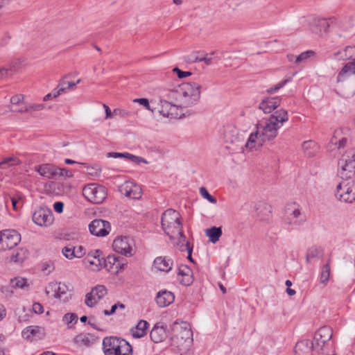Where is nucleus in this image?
I'll use <instances>...</instances> for the list:
<instances>
[{
	"mask_svg": "<svg viewBox=\"0 0 355 355\" xmlns=\"http://www.w3.org/2000/svg\"><path fill=\"white\" fill-rule=\"evenodd\" d=\"M200 89L201 86L196 83H184L168 91L160 98V113L173 116V110L178 107H188L196 105L200 98Z\"/></svg>",
	"mask_w": 355,
	"mask_h": 355,
	"instance_id": "nucleus-1",
	"label": "nucleus"
},
{
	"mask_svg": "<svg viewBox=\"0 0 355 355\" xmlns=\"http://www.w3.org/2000/svg\"><path fill=\"white\" fill-rule=\"evenodd\" d=\"M342 131L336 130L327 145L329 150L338 149L342 154L338 162V175L343 180L350 179L355 174V149L349 148L342 153L348 146V139L340 137Z\"/></svg>",
	"mask_w": 355,
	"mask_h": 355,
	"instance_id": "nucleus-2",
	"label": "nucleus"
},
{
	"mask_svg": "<svg viewBox=\"0 0 355 355\" xmlns=\"http://www.w3.org/2000/svg\"><path fill=\"white\" fill-rule=\"evenodd\" d=\"M288 120V112L284 109L274 112L265 122L257 124V130L260 132L259 141H270L277 137L278 130Z\"/></svg>",
	"mask_w": 355,
	"mask_h": 355,
	"instance_id": "nucleus-3",
	"label": "nucleus"
},
{
	"mask_svg": "<svg viewBox=\"0 0 355 355\" xmlns=\"http://www.w3.org/2000/svg\"><path fill=\"white\" fill-rule=\"evenodd\" d=\"M180 218L181 216L179 212L173 209H168L162 214V227L165 234L171 239L178 235L184 241L186 237L182 230Z\"/></svg>",
	"mask_w": 355,
	"mask_h": 355,
	"instance_id": "nucleus-4",
	"label": "nucleus"
},
{
	"mask_svg": "<svg viewBox=\"0 0 355 355\" xmlns=\"http://www.w3.org/2000/svg\"><path fill=\"white\" fill-rule=\"evenodd\" d=\"M105 355H132V348L125 339L116 336L105 337L103 340Z\"/></svg>",
	"mask_w": 355,
	"mask_h": 355,
	"instance_id": "nucleus-5",
	"label": "nucleus"
},
{
	"mask_svg": "<svg viewBox=\"0 0 355 355\" xmlns=\"http://www.w3.org/2000/svg\"><path fill=\"white\" fill-rule=\"evenodd\" d=\"M334 58L343 60H352L346 63L337 76V82L343 81L347 76L355 74V46H346L343 51L334 54Z\"/></svg>",
	"mask_w": 355,
	"mask_h": 355,
	"instance_id": "nucleus-6",
	"label": "nucleus"
},
{
	"mask_svg": "<svg viewBox=\"0 0 355 355\" xmlns=\"http://www.w3.org/2000/svg\"><path fill=\"white\" fill-rule=\"evenodd\" d=\"M306 221L299 205L295 203L287 205L284 209V222L288 226H300Z\"/></svg>",
	"mask_w": 355,
	"mask_h": 355,
	"instance_id": "nucleus-7",
	"label": "nucleus"
},
{
	"mask_svg": "<svg viewBox=\"0 0 355 355\" xmlns=\"http://www.w3.org/2000/svg\"><path fill=\"white\" fill-rule=\"evenodd\" d=\"M335 196L340 202L352 203L355 201V182L345 180L336 187Z\"/></svg>",
	"mask_w": 355,
	"mask_h": 355,
	"instance_id": "nucleus-8",
	"label": "nucleus"
},
{
	"mask_svg": "<svg viewBox=\"0 0 355 355\" xmlns=\"http://www.w3.org/2000/svg\"><path fill=\"white\" fill-rule=\"evenodd\" d=\"M83 194L89 202L100 204L106 198L107 191L105 187L93 183L83 188Z\"/></svg>",
	"mask_w": 355,
	"mask_h": 355,
	"instance_id": "nucleus-9",
	"label": "nucleus"
},
{
	"mask_svg": "<svg viewBox=\"0 0 355 355\" xmlns=\"http://www.w3.org/2000/svg\"><path fill=\"white\" fill-rule=\"evenodd\" d=\"M333 336V330L330 327L324 326L320 327L313 337V345L316 347L317 351H322L325 353V345H329V340Z\"/></svg>",
	"mask_w": 355,
	"mask_h": 355,
	"instance_id": "nucleus-10",
	"label": "nucleus"
},
{
	"mask_svg": "<svg viewBox=\"0 0 355 355\" xmlns=\"http://www.w3.org/2000/svg\"><path fill=\"white\" fill-rule=\"evenodd\" d=\"M21 241L20 234L14 230H6L0 232V250L5 251L15 247Z\"/></svg>",
	"mask_w": 355,
	"mask_h": 355,
	"instance_id": "nucleus-11",
	"label": "nucleus"
},
{
	"mask_svg": "<svg viewBox=\"0 0 355 355\" xmlns=\"http://www.w3.org/2000/svg\"><path fill=\"white\" fill-rule=\"evenodd\" d=\"M127 263V260L125 258L114 254L108 255L103 259L104 267L107 271L114 274H117L124 270Z\"/></svg>",
	"mask_w": 355,
	"mask_h": 355,
	"instance_id": "nucleus-12",
	"label": "nucleus"
},
{
	"mask_svg": "<svg viewBox=\"0 0 355 355\" xmlns=\"http://www.w3.org/2000/svg\"><path fill=\"white\" fill-rule=\"evenodd\" d=\"M33 221L40 226H49L53 222V212L48 208L40 207L34 211Z\"/></svg>",
	"mask_w": 355,
	"mask_h": 355,
	"instance_id": "nucleus-13",
	"label": "nucleus"
},
{
	"mask_svg": "<svg viewBox=\"0 0 355 355\" xmlns=\"http://www.w3.org/2000/svg\"><path fill=\"white\" fill-rule=\"evenodd\" d=\"M90 233L96 236H105L111 231L110 223L105 220L95 219L89 225Z\"/></svg>",
	"mask_w": 355,
	"mask_h": 355,
	"instance_id": "nucleus-14",
	"label": "nucleus"
},
{
	"mask_svg": "<svg viewBox=\"0 0 355 355\" xmlns=\"http://www.w3.org/2000/svg\"><path fill=\"white\" fill-rule=\"evenodd\" d=\"M107 293V288L103 285H97L91 292L87 293L85 303L89 307H93Z\"/></svg>",
	"mask_w": 355,
	"mask_h": 355,
	"instance_id": "nucleus-15",
	"label": "nucleus"
},
{
	"mask_svg": "<svg viewBox=\"0 0 355 355\" xmlns=\"http://www.w3.org/2000/svg\"><path fill=\"white\" fill-rule=\"evenodd\" d=\"M114 250L125 256L132 255V240L127 236L116 238L112 243Z\"/></svg>",
	"mask_w": 355,
	"mask_h": 355,
	"instance_id": "nucleus-16",
	"label": "nucleus"
},
{
	"mask_svg": "<svg viewBox=\"0 0 355 355\" xmlns=\"http://www.w3.org/2000/svg\"><path fill=\"white\" fill-rule=\"evenodd\" d=\"M121 194L132 199H139L141 197V189L130 181H126L119 187Z\"/></svg>",
	"mask_w": 355,
	"mask_h": 355,
	"instance_id": "nucleus-17",
	"label": "nucleus"
},
{
	"mask_svg": "<svg viewBox=\"0 0 355 355\" xmlns=\"http://www.w3.org/2000/svg\"><path fill=\"white\" fill-rule=\"evenodd\" d=\"M307 22L310 30L318 35L327 33L329 27V23L326 19L311 17L308 18Z\"/></svg>",
	"mask_w": 355,
	"mask_h": 355,
	"instance_id": "nucleus-18",
	"label": "nucleus"
},
{
	"mask_svg": "<svg viewBox=\"0 0 355 355\" xmlns=\"http://www.w3.org/2000/svg\"><path fill=\"white\" fill-rule=\"evenodd\" d=\"M101 251L96 250L91 251L84 259V263L91 268L93 270H99L103 264V257H101Z\"/></svg>",
	"mask_w": 355,
	"mask_h": 355,
	"instance_id": "nucleus-19",
	"label": "nucleus"
},
{
	"mask_svg": "<svg viewBox=\"0 0 355 355\" xmlns=\"http://www.w3.org/2000/svg\"><path fill=\"white\" fill-rule=\"evenodd\" d=\"M35 171L42 177L51 179L58 176L59 167L51 164H43L35 166Z\"/></svg>",
	"mask_w": 355,
	"mask_h": 355,
	"instance_id": "nucleus-20",
	"label": "nucleus"
},
{
	"mask_svg": "<svg viewBox=\"0 0 355 355\" xmlns=\"http://www.w3.org/2000/svg\"><path fill=\"white\" fill-rule=\"evenodd\" d=\"M49 287L54 292V297L58 298L63 302H67L70 295L68 294V287L62 283H51Z\"/></svg>",
	"mask_w": 355,
	"mask_h": 355,
	"instance_id": "nucleus-21",
	"label": "nucleus"
},
{
	"mask_svg": "<svg viewBox=\"0 0 355 355\" xmlns=\"http://www.w3.org/2000/svg\"><path fill=\"white\" fill-rule=\"evenodd\" d=\"M281 104V98L279 97H268L263 99L259 105V108L264 113H271Z\"/></svg>",
	"mask_w": 355,
	"mask_h": 355,
	"instance_id": "nucleus-22",
	"label": "nucleus"
},
{
	"mask_svg": "<svg viewBox=\"0 0 355 355\" xmlns=\"http://www.w3.org/2000/svg\"><path fill=\"white\" fill-rule=\"evenodd\" d=\"M97 338L90 334L82 333L73 338V343L77 347H89L94 345Z\"/></svg>",
	"mask_w": 355,
	"mask_h": 355,
	"instance_id": "nucleus-23",
	"label": "nucleus"
},
{
	"mask_svg": "<svg viewBox=\"0 0 355 355\" xmlns=\"http://www.w3.org/2000/svg\"><path fill=\"white\" fill-rule=\"evenodd\" d=\"M174 294L166 290L159 291L155 297L156 302L159 307H166L174 302Z\"/></svg>",
	"mask_w": 355,
	"mask_h": 355,
	"instance_id": "nucleus-24",
	"label": "nucleus"
},
{
	"mask_svg": "<svg viewBox=\"0 0 355 355\" xmlns=\"http://www.w3.org/2000/svg\"><path fill=\"white\" fill-rule=\"evenodd\" d=\"M312 349L317 351L316 347L313 345V342L306 339L297 343L294 352L295 355H309Z\"/></svg>",
	"mask_w": 355,
	"mask_h": 355,
	"instance_id": "nucleus-25",
	"label": "nucleus"
},
{
	"mask_svg": "<svg viewBox=\"0 0 355 355\" xmlns=\"http://www.w3.org/2000/svg\"><path fill=\"white\" fill-rule=\"evenodd\" d=\"M153 265L158 270L168 272L172 268L173 261L167 257H158L154 260Z\"/></svg>",
	"mask_w": 355,
	"mask_h": 355,
	"instance_id": "nucleus-26",
	"label": "nucleus"
},
{
	"mask_svg": "<svg viewBox=\"0 0 355 355\" xmlns=\"http://www.w3.org/2000/svg\"><path fill=\"white\" fill-rule=\"evenodd\" d=\"M151 340L155 343H159L164 341L167 335L165 328L156 324L152 329L150 334Z\"/></svg>",
	"mask_w": 355,
	"mask_h": 355,
	"instance_id": "nucleus-27",
	"label": "nucleus"
},
{
	"mask_svg": "<svg viewBox=\"0 0 355 355\" xmlns=\"http://www.w3.org/2000/svg\"><path fill=\"white\" fill-rule=\"evenodd\" d=\"M191 269L186 265H181L178 268V275L182 277L180 283L184 286H189L193 282Z\"/></svg>",
	"mask_w": 355,
	"mask_h": 355,
	"instance_id": "nucleus-28",
	"label": "nucleus"
},
{
	"mask_svg": "<svg viewBox=\"0 0 355 355\" xmlns=\"http://www.w3.org/2000/svg\"><path fill=\"white\" fill-rule=\"evenodd\" d=\"M149 324L144 320H141L137 323L135 327L131 329L130 332L132 336L135 338H140L146 334V330L148 328Z\"/></svg>",
	"mask_w": 355,
	"mask_h": 355,
	"instance_id": "nucleus-29",
	"label": "nucleus"
},
{
	"mask_svg": "<svg viewBox=\"0 0 355 355\" xmlns=\"http://www.w3.org/2000/svg\"><path fill=\"white\" fill-rule=\"evenodd\" d=\"M260 132L256 130L254 132L250 135L245 144L246 148L252 150L254 148H259L263 146L264 141H259Z\"/></svg>",
	"mask_w": 355,
	"mask_h": 355,
	"instance_id": "nucleus-30",
	"label": "nucleus"
},
{
	"mask_svg": "<svg viewBox=\"0 0 355 355\" xmlns=\"http://www.w3.org/2000/svg\"><path fill=\"white\" fill-rule=\"evenodd\" d=\"M302 148L306 155L309 157H313L318 151V144L312 140L304 141Z\"/></svg>",
	"mask_w": 355,
	"mask_h": 355,
	"instance_id": "nucleus-31",
	"label": "nucleus"
},
{
	"mask_svg": "<svg viewBox=\"0 0 355 355\" xmlns=\"http://www.w3.org/2000/svg\"><path fill=\"white\" fill-rule=\"evenodd\" d=\"M206 236L209 238V241L216 243L221 236L223 232L220 227H212L205 230Z\"/></svg>",
	"mask_w": 355,
	"mask_h": 355,
	"instance_id": "nucleus-32",
	"label": "nucleus"
},
{
	"mask_svg": "<svg viewBox=\"0 0 355 355\" xmlns=\"http://www.w3.org/2000/svg\"><path fill=\"white\" fill-rule=\"evenodd\" d=\"M225 139L227 142L232 144L236 143L241 139L238 130L234 128L225 131Z\"/></svg>",
	"mask_w": 355,
	"mask_h": 355,
	"instance_id": "nucleus-33",
	"label": "nucleus"
},
{
	"mask_svg": "<svg viewBox=\"0 0 355 355\" xmlns=\"http://www.w3.org/2000/svg\"><path fill=\"white\" fill-rule=\"evenodd\" d=\"M28 284L27 279L22 277H15L10 280V287L13 289L24 288L28 287Z\"/></svg>",
	"mask_w": 355,
	"mask_h": 355,
	"instance_id": "nucleus-34",
	"label": "nucleus"
},
{
	"mask_svg": "<svg viewBox=\"0 0 355 355\" xmlns=\"http://www.w3.org/2000/svg\"><path fill=\"white\" fill-rule=\"evenodd\" d=\"M315 51L312 50H308L306 51L302 52L297 58L295 59V64H299L300 63L306 62L309 59L313 57L315 55Z\"/></svg>",
	"mask_w": 355,
	"mask_h": 355,
	"instance_id": "nucleus-35",
	"label": "nucleus"
},
{
	"mask_svg": "<svg viewBox=\"0 0 355 355\" xmlns=\"http://www.w3.org/2000/svg\"><path fill=\"white\" fill-rule=\"evenodd\" d=\"M330 276V265L329 263L324 265L320 273V283L326 285Z\"/></svg>",
	"mask_w": 355,
	"mask_h": 355,
	"instance_id": "nucleus-36",
	"label": "nucleus"
},
{
	"mask_svg": "<svg viewBox=\"0 0 355 355\" xmlns=\"http://www.w3.org/2000/svg\"><path fill=\"white\" fill-rule=\"evenodd\" d=\"M321 254V250L317 247H312L309 248L306 252V260L309 262L311 259L320 257Z\"/></svg>",
	"mask_w": 355,
	"mask_h": 355,
	"instance_id": "nucleus-37",
	"label": "nucleus"
},
{
	"mask_svg": "<svg viewBox=\"0 0 355 355\" xmlns=\"http://www.w3.org/2000/svg\"><path fill=\"white\" fill-rule=\"evenodd\" d=\"M26 250L20 249L16 254H13L11 257V260L15 263H21L26 258Z\"/></svg>",
	"mask_w": 355,
	"mask_h": 355,
	"instance_id": "nucleus-38",
	"label": "nucleus"
},
{
	"mask_svg": "<svg viewBox=\"0 0 355 355\" xmlns=\"http://www.w3.org/2000/svg\"><path fill=\"white\" fill-rule=\"evenodd\" d=\"M62 254L68 259H72L75 257L74 248L72 245H67L62 248Z\"/></svg>",
	"mask_w": 355,
	"mask_h": 355,
	"instance_id": "nucleus-39",
	"label": "nucleus"
},
{
	"mask_svg": "<svg viewBox=\"0 0 355 355\" xmlns=\"http://www.w3.org/2000/svg\"><path fill=\"white\" fill-rule=\"evenodd\" d=\"M201 53V51H195L189 55L184 56V60L188 63H194L200 62V58H198V55Z\"/></svg>",
	"mask_w": 355,
	"mask_h": 355,
	"instance_id": "nucleus-40",
	"label": "nucleus"
},
{
	"mask_svg": "<svg viewBox=\"0 0 355 355\" xmlns=\"http://www.w3.org/2000/svg\"><path fill=\"white\" fill-rule=\"evenodd\" d=\"M192 336V332L190 329L187 327H181V331L179 334H177L175 337L177 338H180L182 340H187Z\"/></svg>",
	"mask_w": 355,
	"mask_h": 355,
	"instance_id": "nucleus-41",
	"label": "nucleus"
},
{
	"mask_svg": "<svg viewBox=\"0 0 355 355\" xmlns=\"http://www.w3.org/2000/svg\"><path fill=\"white\" fill-rule=\"evenodd\" d=\"M200 193L204 198L207 199L209 202L213 204H216L217 202L216 198L210 195L205 187H202L200 189Z\"/></svg>",
	"mask_w": 355,
	"mask_h": 355,
	"instance_id": "nucleus-42",
	"label": "nucleus"
},
{
	"mask_svg": "<svg viewBox=\"0 0 355 355\" xmlns=\"http://www.w3.org/2000/svg\"><path fill=\"white\" fill-rule=\"evenodd\" d=\"M21 64L22 63L19 60L12 62L9 68H8L9 69V76L16 73L20 69Z\"/></svg>",
	"mask_w": 355,
	"mask_h": 355,
	"instance_id": "nucleus-43",
	"label": "nucleus"
},
{
	"mask_svg": "<svg viewBox=\"0 0 355 355\" xmlns=\"http://www.w3.org/2000/svg\"><path fill=\"white\" fill-rule=\"evenodd\" d=\"M62 320L68 324L72 322L76 323L78 321V316L76 313H66L63 316Z\"/></svg>",
	"mask_w": 355,
	"mask_h": 355,
	"instance_id": "nucleus-44",
	"label": "nucleus"
},
{
	"mask_svg": "<svg viewBox=\"0 0 355 355\" xmlns=\"http://www.w3.org/2000/svg\"><path fill=\"white\" fill-rule=\"evenodd\" d=\"M39 330H40L39 327L30 326V327H27L26 329H25L24 330H23L22 334H23V336H25L26 334H28L26 336V338H28L30 335L35 336L39 331Z\"/></svg>",
	"mask_w": 355,
	"mask_h": 355,
	"instance_id": "nucleus-45",
	"label": "nucleus"
},
{
	"mask_svg": "<svg viewBox=\"0 0 355 355\" xmlns=\"http://www.w3.org/2000/svg\"><path fill=\"white\" fill-rule=\"evenodd\" d=\"M118 307L121 308V309H124L125 305L122 303L118 302L114 304L110 311L105 309L103 311V313L105 315H111L116 312V310Z\"/></svg>",
	"mask_w": 355,
	"mask_h": 355,
	"instance_id": "nucleus-46",
	"label": "nucleus"
},
{
	"mask_svg": "<svg viewBox=\"0 0 355 355\" xmlns=\"http://www.w3.org/2000/svg\"><path fill=\"white\" fill-rule=\"evenodd\" d=\"M289 79H286L282 80V82L277 83L274 87H270V89H267V92L269 94L275 93L277 91H278L279 89L282 88L288 82H289Z\"/></svg>",
	"mask_w": 355,
	"mask_h": 355,
	"instance_id": "nucleus-47",
	"label": "nucleus"
},
{
	"mask_svg": "<svg viewBox=\"0 0 355 355\" xmlns=\"http://www.w3.org/2000/svg\"><path fill=\"white\" fill-rule=\"evenodd\" d=\"M42 270L44 272L50 273L54 270V263L51 261H47L42 263Z\"/></svg>",
	"mask_w": 355,
	"mask_h": 355,
	"instance_id": "nucleus-48",
	"label": "nucleus"
},
{
	"mask_svg": "<svg viewBox=\"0 0 355 355\" xmlns=\"http://www.w3.org/2000/svg\"><path fill=\"white\" fill-rule=\"evenodd\" d=\"M126 155H128V159L130 160L132 162L139 164L141 162L147 163V161L141 157L136 156L129 153H126Z\"/></svg>",
	"mask_w": 355,
	"mask_h": 355,
	"instance_id": "nucleus-49",
	"label": "nucleus"
},
{
	"mask_svg": "<svg viewBox=\"0 0 355 355\" xmlns=\"http://www.w3.org/2000/svg\"><path fill=\"white\" fill-rule=\"evenodd\" d=\"M73 248L76 258H81L86 253L85 249L82 245L73 246Z\"/></svg>",
	"mask_w": 355,
	"mask_h": 355,
	"instance_id": "nucleus-50",
	"label": "nucleus"
},
{
	"mask_svg": "<svg viewBox=\"0 0 355 355\" xmlns=\"http://www.w3.org/2000/svg\"><path fill=\"white\" fill-rule=\"evenodd\" d=\"M28 105L24 104V103H21L19 105H17L16 107H11V110L12 112H29V110H25V109H28Z\"/></svg>",
	"mask_w": 355,
	"mask_h": 355,
	"instance_id": "nucleus-51",
	"label": "nucleus"
},
{
	"mask_svg": "<svg viewBox=\"0 0 355 355\" xmlns=\"http://www.w3.org/2000/svg\"><path fill=\"white\" fill-rule=\"evenodd\" d=\"M10 162H12V165L19 164L18 159L15 157H6L0 162V168H3L4 165Z\"/></svg>",
	"mask_w": 355,
	"mask_h": 355,
	"instance_id": "nucleus-52",
	"label": "nucleus"
},
{
	"mask_svg": "<svg viewBox=\"0 0 355 355\" xmlns=\"http://www.w3.org/2000/svg\"><path fill=\"white\" fill-rule=\"evenodd\" d=\"M44 107V105L42 103H33V104H28V109H25V110H29V112L32 111H40L43 110Z\"/></svg>",
	"mask_w": 355,
	"mask_h": 355,
	"instance_id": "nucleus-53",
	"label": "nucleus"
},
{
	"mask_svg": "<svg viewBox=\"0 0 355 355\" xmlns=\"http://www.w3.org/2000/svg\"><path fill=\"white\" fill-rule=\"evenodd\" d=\"M173 71L177 73L178 77L179 78H184L188 77V76L191 75V72H189V71H183L180 70L178 67H175L173 69Z\"/></svg>",
	"mask_w": 355,
	"mask_h": 355,
	"instance_id": "nucleus-54",
	"label": "nucleus"
},
{
	"mask_svg": "<svg viewBox=\"0 0 355 355\" xmlns=\"http://www.w3.org/2000/svg\"><path fill=\"white\" fill-rule=\"evenodd\" d=\"M134 102L139 103L140 105H143L146 107V109L148 110H152V109L150 107L149 101L147 98H135Z\"/></svg>",
	"mask_w": 355,
	"mask_h": 355,
	"instance_id": "nucleus-55",
	"label": "nucleus"
},
{
	"mask_svg": "<svg viewBox=\"0 0 355 355\" xmlns=\"http://www.w3.org/2000/svg\"><path fill=\"white\" fill-rule=\"evenodd\" d=\"M10 200L12 202V207L15 210H17L22 206L21 198H19V199H17L15 197H10Z\"/></svg>",
	"mask_w": 355,
	"mask_h": 355,
	"instance_id": "nucleus-56",
	"label": "nucleus"
},
{
	"mask_svg": "<svg viewBox=\"0 0 355 355\" xmlns=\"http://www.w3.org/2000/svg\"><path fill=\"white\" fill-rule=\"evenodd\" d=\"M59 176H65L67 178L73 177V174L71 171L67 168H59L58 175Z\"/></svg>",
	"mask_w": 355,
	"mask_h": 355,
	"instance_id": "nucleus-57",
	"label": "nucleus"
},
{
	"mask_svg": "<svg viewBox=\"0 0 355 355\" xmlns=\"http://www.w3.org/2000/svg\"><path fill=\"white\" fill-rule=\"evenodd\" d=\"M23 97L21 95H16L12 96L10 98V103L12 104V107H15L17 105H19L21 103Z\"/></svg>",
	"mask_w": 355,
	"mask_h": 355,
	"instance_id": "nucleus-58",
	"label": "nucleus"
},
{
	"mask_svg": "<svg viewBox=\"0 0 355 355\" xmlns=\"http://www.w3.org/2000/svg\"><path fill=\"white\" fill-rule=\"evenodd\" d=\"M107 157H113V158H126V159H128V155H126V153L110 152V153H108Z\"/></svg>",
	"mask_w": 355,
	"mask_h": 355,
	"instance_id": "nucleus-59",
	"label": "nucleus"
},
{
	"mask_svg": "<svg viewBox=\"0 0 355 355\" xmlns=\"http://www.w3.org/2000/svg\"><path fill=\"white\" fill-rule=\"evenodd\" d=\"M33 311L37 314L42 313L44 311L43 306L39 302H35L33 304Z\"/></svg>",
	"mask_w": 355,
	"mask_h": 355,
	"instance_id": "nucleus-60",
	"label": "nucleus"
},
{
	"mask_svg": "<svg viewBox=\"0 0 355 355\" xmlns=\"http://www.w3.org/2000/svg\"><path fill=\"white\" fill-rule=\"evenodd\" d=\"M10 286H1V291L2 293L5 294L6 297H11L13 291L12 290Z\"/></svg>",
	"mask_w": 355,
	"mask_h": 355,
	"instance_id": "nucleus-61",
	"label": "nucleus"
},
{
	"mask_svg": "<svg viewBox=\"0 0 355 355\" xmlns=\"http://www.w3.org/2000/svg\"><path fill=\"white\" fill-rule=\"evenodd\" d=\"M114 115H119L123 117H127L129 116V112L126 110L121 109H114L113 111Z\"/></svg>",
	"mask_w": 355,
	"mask_h": 355,
	"instance_id": "nucleus-62",
	"label": "nucleus"
},
{
	"mask_svg": "<svg viewBox=\"0 0 355 355\" xmlns=\"http://www.w3.org/2000/svg\"><path fill=\"white\" fill-rule=\"evenodd\" d=\"M54 210L58 213H62L63 211L64 204L62 202H56L53 204Z\"/></svg>",
	"mask_w": 355,
	"mask_h": 355,
	"instance_id": "nucleus-63",
	"label": "nucleus"
},
{
	"mask_svg": "<svg viewBox=\"0 0 355 355\" xmlns=\"http://www.w3.org/2000/svg\"><path fill=\"white\" fill-rule=\"evenodd\" d=\"M58 87L59 89H63V93H65L67 91V81L64 80V78H62L58 85Z\"/></svg>",
	"mask_w": 355,
	"mask_h": 355,
	"instance_id": "nucleus-64",
	"label": "nucleus"
}]
</instances>
